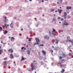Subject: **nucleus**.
Listing matches in <instances>:
<instances>
[{
    "instance_id": "nucleus-24",
    "label": "nucleus",
    "mask_w": 73,
    "mask_h": 73,
    "mask_svg": "<svg viewBox=\"0 0 73 73\" xmlns=\"http://www.w3.org/2000/svg\"><path fill=\"white\" fill-rule=\"evenodd\" d=\"M7 59V58H5L4 59V60H6Z\"/></svg>"
},
{
    "instance_id": "nucleus-11",
    "label": "nucleus",
    "mask_w": 73,
    "mask_h": 73,
    "mask_svg": "<svg viewBox=\"0 0 73 73\" xmlns=\"http://www.w3.org/2000/svg\"><path fill=\"white\" fill-rule=\"evenodd\" d=\"M56 42L55 44H58V42H59V41L57 39H56Z\"/></svg>"
},
{
    "instance_id": "nucleus-20",
    "label": "nucleus",
    "mask_w": 73,
    "mask_h": 73,
    "mask_svg": "<svg viewBox=\"0 0 73 73\" xmlns=\"http://www.w3.org/2000/svg\"><path fill=\"white\" fill-rule=\"evenodd\" d=\"M58 12H59V13H61L62 12V10H58Z\"/></svg>"
},
{
    "instance_id": "nucleus-22",
    "label": "nucleus",
    "mask_w": 73,
    "mask_h": 73,
    "mask_svg": "<svg viewBox=\"0 0 73 73\" xmlns=\"http://www.w3.org/2000/svg\"><path fill=\"white\" fill-rule=\"evenodd\" d=\"M68 25H69V24L68 23H66L65 24V26Z\"/></svg>"
},
{
    "instance_id": "nucleus-5",
    "label": "nucleus",
    "mask_w": 73,
    "mask_h": 73,
    "mask_svg": "<svg viewBox=\"0 0 73 73\" xmlns=\"http://www.w3.org/2000/svg\"><path fill=\"white\" fill-rule=\"evenodd\" d=\"M44 38L45 39H49V37L47 36H44Z\"/></svg>"
},
{
    "instance_id": "nucleus-49",
    "label": "nucleus",
    "mask_w": 73,
    "mask_h": 73,
    "mask_svg": "<svg viewBox=\"0 0 73 73\" xmlns=\"http://www.w3.org/2000/svg\"><path fill=\"white\" fill-rule=\"evenodd\" d=\"M57 12V10H56V11H55V12L56 13Z\"/></svg>"
},
{
    "instance_id": "nucleus-4",
    "label": "nucleus",
    "mask_w": 73,
    "mask_h": 73,
    "mask_svg": "<svg viewBox=\"0 0 73 73\" xmlns=\"http://www.w3.org/2000/svg\"><path fill=\"white\" fill-rule=\"evenodd\" d=\"M7 62L6 61L4 62L3 65L5 66H7Z\"/></svg>"
},
{
    "instance_id": "nucleus-25",
    "label": "nucleus",
    "mask_w": 73,
    "mask_h": 73,
    "mask_svg": "<svg viewBox=\"0 0 73 73\" xmlns=\"http://www.w3.org/2000/svg\"><path fill=\"white\" fill-rule=\"evenodd\" d=\"M2 28L1 27H0V31H2Z\"/></svg>"
},
{
    "instance_id": "nucleus-30",
    "label": "nucleus",
    "mask_w": 73,
    "mask_h": 73,
    "mask_svg": "<svg viewBox=\"0 0 73 73\" xmlns=\"http://www.w3.org/2000/svg\"><path fill=\"white\" fill-rule=\"evenodd\" d=\"M11 39H13V40L14 39V38H13V37H11Z\"/></svg>"
},
{
    "instance_id": "nucleus-36",
    "label": "nucleus",
    "mask_w": 73,
    "mask_h": 73,
    "mask_svg": "<svg viewBox=\"0 0 73 73\" xmlns=\"http://www.w3.org/2000/svg\"><path fill=\"white\" fill-rule=\"evenodd\" d=\"M40 46H44V45L43 44H40Z\"/></svg>"
},
{
    "instance_id": "nucleus-52",
    "label": "nucleus",
    "mask_w": 73,
    "mask_h": 73,
    "mask_svg": "<svg viewBox=\"0 0 73 73\" xmlns=\"http://www.w3.org/2000/svg\"><path fill=\"white\" fill-rule=\"evenodd\" d=\"M37 44V43H35V44Z\"/></svg>"
},
{
    "instance_id": "nucleus-41",
    "label": "nucleus",
    "mask_w": 73,
    "mask_h": 73,
    "mask_svg": "<svg viewBox=\"0 0 73 73\" xmlns=\"http://www.w3.org/2000/svg\"><path fill=\"white\" fill-rule=\"evenodd\" d=\"M51 52H51L52 53L53 52V51H52V50H51Z\"/></svg>"
},
{
    "instance_id": "nucleus-56",
    "label": "nucleus",
    "mask_w": 73,
    "mask_h": 73,
    "mask_svg": "<svg viewBox=\"0 0 73 73\" xmlns=\"http://www.w3.org/2000/svg\"><path fill=\"white\" fill-rule=\"evenodd\" d=\"M26 45V44H25L24 45V46H25V45Z\"/></svg>"
},
{
    "instance_id": "nucleus-35",
    "label": "nucleus",
    "mask_w": 73,
    "mask_h": 73,
    "mask_svg": "<svg viewBox=\"0 0 73 73\" xmlns=\"http://www.w3.org/2000/svg\"><path fill=\"white\" fill-rule=\"evenodd\" d=\"M61 1V3H62V0H61V1Z\"/></svg>"
},
{
    "instance_id": "nucleus-28",
    "label": "nucleus",
    "mask_w": 73,
    "mask_h": 73,
    "mask_svg": "<svg viewBox=\"0 0 73 73\" xmlns=\"http://www.w3.org/2000/svg\"><path fill=\"white\" fill-rule=\"evenodd\" d=\"M64 16V18L65 19H66V16Z\"/></svg>"
},
{
    "instance_id": "nucleus-43",
    "label": "nucleus",
    "mask_w": 73,
    "mask_h": 73,
    "mask_svg": "<svg viewBox=\"0 0 73 73\" xmlns=\"http://www.w3.org/2000/svg\"><path fill=\"white\" fill-rule=\"evenodd\" d=\"M58 19H60V17H58Z\"/></svg>"
},
{
    "instance_id": "nucleus-55",
    "label": "nucleus",
    "mask_w": 73,
    "mask_h": 73,
    "mask_svg": "<svg viewBox=\"0 0 73 73\" xmlns=\"http://www.w3.org/2000/svg\"><path fill=\"white\" fill-rule=\"evenodd\" d=\"M32 0H29L30 1H31Z\"/></svg>"
},
{
    "instance_id": "nucleus-45",
    "label": "nucleus",
    "mask_w": 73,
    "mask_h": 73,
    "mask_svg": "<svg viewBox=\"0 0 73 73\" xmlns=\"http://www.w3.org/2000/svg\"><path fill=\"white\" fill-rule=\"evenodd\" d=\"M6 19V17H5V19Z\"/></svg>"
},
{
    "instance_id": "nucleus-6",
    "label": "nucleus",
    "mask_w": 73,
    "mask_h": 73,
    "mask_svg": "<svg viewBox=\"0 0 73 73\" xmlns=\"http://www.w3.org/2000/svg\"><path fill=\"white\" fill-rule=\"evenodd\" d=\"M10 58L11 59H13V58L14 57L12 54H10Z\"/></svg>"
},
{
    "instance_id": "nucleus-15",
    "label": "nucleus",
    "mask_w": 73,
    "mask_h": 73,
    "mask_svg": "<svg viewBox=\"0 0 73 73\" xmlns=\"http://www.w3.org/2000/svg\"><path fill=\"white\" fill-rule=\"evenodd\" d=\"M10 51L11 52H10L11 53H13V51L12 49H10Z\"/></svg>"
},
{
    "instance_id": "nucleus-34",
    "label": "nucleus",
    "mask_w": 73,
    "mask_h": 73,
    "mask_svg": "<svg viewBox=\"0 0 73 73\" xmlns=\"http://www.w3.org/2000/svg\"><path fill=\"white\" fill-rule=\"evenodd\" d=\"M71 54L70 53H69V55L70 56H71Z\"/></svg>"
},
{
    "instance_id": "nucleus-10",
    "label": "nucleus",
    "mask_w": 73,
    "mask_h": 73,
    "mask_svg": "<svg viewBox=\"0 0 73 73\" xmlns=\"http://www.w3.org/2000/svg\"><path fill=\"white\" fill-rule=\"evenodd\" d=\"M7 33H8V32L7 31H5V32H3V33L4 34H7Z\"/></svg>"
},
{
    "instance_id": "nucleus-13",
    "label": "nucleus",
    "mask_w": 73,
    "mask_h": 73,
    "mask_svg": "<svg viewBox=\"0 0 73 73\" xmlns=\"http://www.w3.org/2000/svg\"><path fill=\"white\" fill-rule=\"evenodd\" d=\"M22 59L21 60V61H22L25 60V59L23 58V56H22Z\"/></svg>"
},
{
    "instance_id": "nucleus-7",
    "label": "nucleus",
    "mask_w": 73,
    "mask_h": 73,
    "mask_svg": "<svg viewBox=\"0 0 73 73\" xmlns=\"http://www.w3.org/2000/svg\"><path fill=\"white\" fill-rule=\"evenodd\" d=\"M72 9V7L71 6L69 7V6H67V7L66 8V9H67L68 10L69 9Z\"/></svg>"
},
{
    "instance_id": "nucleus-2",
    "label": "nucleus",
    "mask_w": 73,
    "mask_h": 73,
    "mask_svg": "<svg viewBox=\"0 0 73 73\" xmlns=\"http://www.w3.org/2000/svg\"><path fill=\"white\" fill-rule=\"evenodd\" d=\"M36 42L37 44H39V43L38 42H39V43L40 40H39V39H38L37 38H36Z\"/></svg>"
},
{
    "instance_id": "nucleus-58",
    "label": "nucleus",
    "mask_w": 73,
    "mask_h": 73,
    "mask_svg": "<svg viewBox=\"0 0 73 73\" xmlns=\"http://www.w3.org/2000/svg\"><path fill=\"white\" fill-rule=\"evenodd\" d=\"M59 23H61V22H60Z\"/></svg>"
},
{
    "instance_id": "nucleus-17",
    "label": "nucleus",
    "mask_w": 73,
    "mask_h": 73,
    "mask_svg": "<svg viewBox=\"0 0 73 73\" xmlns=\"http://www.w3.org/2000/svg\"><path fill=\"white\" fill-rule=\"evenodd\" d=\"M65 71V70L64 69H63L62 70V71H61V72L62 73H63Z\"/></svg>"
},
{
    "instance_id": "nucleus-62",
    "label": "nucleus",
    "mask_w": 73,
    "mask_h": 73,
    "mask_svg": "<svg viewBox=\"0 0 73 73\" xmlns=\"http://www.w3.org/2000/svg\"><path fill=\"white\" fill-rule=\"evenodd\" d=\"M54 16H55V14H54Z\"/></svg>"
},
{
    "instance_id": "nucleus-51",
    "label": "nucleus",
    "mask_w": 73,
    "mask_h": 73,
    "mask_svg": "<svg viewBox=\"0 0 73 73\" xmlns=\"http://www.w3.org/2000/svg\"><path fill=\"white\" fill-rule=\"evenodd\" d=\"M26 48H24V50H26Z\"/></svg>"
},
{
    "instance_id": "nucleus-32",
    "label": "nucleus",
    "mask_w": 73,
    "mask_h": 73,
    "mask_svg": "<svg viewBox=\"0 0 73 73\" xmlns=\"http://www.w3.org/2000/svg\"><path fill=\"white\" fill-rule=\"evenodd\" d=\"M4 25L6 27V26H7V25H6V23H5L4 24Z\"/></svg>"
},
{
    "instance_id": "nucleus-12",
    "label": "nucleus",
    "mask_w": 73,
    "mask_h": 73,
    "mask_svg": "<svg viewBox=\"0 0 73 73\" xmlns=\"http://www.w3.org/2000/svg\"><path fill=\"white\" fill-rule=\"evenodd\" d=\"M3 52V50L0 49V54H1L2 52Z\"/></svg>"
},
{
    "instance_id": "nucleus-1",
    "label": "nucleus",
    "mask_w": 73,
    "mask_h": 73,
    "mask_svg": "<svg viewBox=\"0 0 73 73\" xmlns=\"http://www.w3.org/2000/svg\"><path fill=\"white\" fill-rule=\"evenodd\" d=\"M31 70L32 71H33V70H34L36 68H37V67H36L35 66L33 65V66H31Z\"/></svg>"
},
{
    "instance_id": "nucleus-50",
    "label": "nucleus",
    "mask_w": 73,
    "mask_h": 73,
    "mask_svg": "<svg viewBox=\"0 0 73 73\" xmlns=\"http://www.w3.org/2000/svg\"><path fill=\"white\" fill-rule=\"evenodd\" d=\"M45 1H48V0H44Z\"/></svg>"
},
{
    "instance_id": "nucleus-21",
    "label": "nucleus",
    "mask_w": 73,
    "mask_h": 73,
    "mask_svg": "<svg viewBox=\"0 0 73 73\" xmlns=\"http://www.w3.org/2000/svg\"><path fill=\"white\" fill-rule=\"evenodd\" d=\"M59 58L60 60L62 58V57L61 56H59Z\"/></svg>"
},
{
    "instance_id": "nucleus-18",
    "label": "nucleus",
    "mask_w": 73,
    "mask_h": 73,
    "mask_svg": "<svg viewBox=\"0 0 73 73\" xmlns=\"http://www.w3.org/2000/svg\"><path fill=\"white\" fill-rule=\"evenodd\" d=\"M66 56L64 54H63V57H62V58H64Z\"/></svg>"
},
{
    "instance_id": "nucleus-16",
    "label": "nucleus",
    "mask_w": 73,
    "mask_h": 73,
    "mask_svg": "<svg viewBox=\"0 0 73 73\" xmlns=\"http://www.w3.org/2000/svg\"><path fill=\"white\" fill-rule=\"evenodd\" d=\"M42 52L44 54V55H45L46 53V52H44L43 50L42 51Z\"/></svg>"
},
{
    "instance_id": "nucleus-61",
    "label": "nucleus",
    "mask_w": 73,
    "mask_h": 73,
    "mask_svg": "<svg viewBox=\"0 0 73 73\" xmlns=\"http://www.w3.org/2000/svg\"><path fill=\"white\" fill-rule=\"evenodd\" d=\"M52 47L53 48H54V47L53 46H52Z\"/></svg>"
},
{
    "instance_id": "nucleus-31",
    "label": "nucleus",
    "mask_w": 73,
    "mask_h": 73,
    "mask_svg": "<svg viewBox=\"0 0 73 73\" xmlns=\"http://www.w3.org/2000/svg\"><path fill=\"white\" fill-rule=\"evenodd\" d=\"M24 48V47H22L21 49V50H23V48Z\"/></svg>"
},
{
    "instance_id": "nucleus-40",
    "label": "nucleus",
    "mask_w": 73,
    "mask_h": 73,
    "mask_svg": "<svg viewBox=\"0 0 73 73\" xmlns=\"http://www.w3.org/2000/svg\"><path fill=\"white\" fill-rule=\"evenodd\" d=\"M63 25H65V23H63Z\"/></svg>"
},
{
    "instance_id": "nucleus-26",
    "label": "nucleus",
    "mask_w": 73,
    "mask_h": 73,
    "mask_svg": "<svg viewBox=\"0 0 73 73\" xmlns=\"http://www.w3.org/2000/svg\"><path fill=\"white\" fill-rule=\"evenodd\" d=\"M49 33L50 36L51 35V32H50V31H49Z\"/></svg>"
},
{
    "instance_id": "nucleus-59",
    "label": "nucleus",
    "mask_w": 73,
    "mask_h": 73,
    "mask_svg": "<svg viewBox=\"0 0 73 73\" xmlns=\"http://www.w3.org/2000/svg\"><path fill=\"white\" fill-rule=\"evenodd\" d=\"M11 41H12V39H11Z\"/></svg>"
},
{
    "instance_id": "nucleus-23",
    "label": "nucleus",
    "mask_w": 73,
    "mask_h": 73,
    "mask_svg": "<svg viewBox=\"0 0 73 73\" xmlns=\"http://www.w3.org/2000/svg\"><path fill=\"white\" fill-rule=\"evenodd\" d=\"M54 9H52V10H51V12H53V11H54Z\"/></svg>"
},
{
    "instance_id": "nucleus-29",
    "label": "nucleus",
    "mask_w": 73,
    "mask_h": 73,
    "mask_svg": "<svg viewBox=\"0 0 73 73\" xmlns=\"http://www.w3.org/2000/svg\"><path fill=\"white\" fill-rule=\"evenodd\" d=\"M64 20V19L63 18H62L61 19V20L62 21H63Z\"/></svg>"
},
{
    "instance_id": "nucleus-27",
    "label": "nucleus",
    "mask_w": 73,
    "mask_h": 73,
    "mask_svg": "<svg viewBox=\"0 0 73 73\" xmlns=\"http://www.w3.org/2000/svg\"><path fill=\"white\" fill-rule=\"evenodd\" d=\"M52 21H56V20L55 19H54V18H53Z\"/></svg>"
},
{
    "instance_id": "nucleus-63",
    "label": "nucleus",
    "mask_w": 73,
    "mask_h": 73,
    "mask_svg": "<svg viewBox=\"0 0 73 73\" xmlns=\"http://www.w3.org/2000/svg\"><path fill=\"white\" fill-rule=\"evenodd\" d=\"M1 48V46H0V48Z\"/></svg>"
},
{
    "instance_id": "nucleus-8",
    "label": "nucleus",
    "mask_w": 73,
    "mask_h": 73,
    "mask_svg": "<svg viewBox=\"0 0 73 73\" xmlns=\"http://www.w3.org/2000/svg\"><path fill=\"white\" fill-rule=\"evenodd\" d=\"M27 54L29 55H30V50H28L27 51Z\"/></svg>"
},
{
    "instance_id": "nucleus-9",
    "label": "nucleus",
    "mask_w": 73,
    "mask_h": 73,
    "mask_svg": "<svg viewBox=\"0 0 73 73\" xmlns=\"http://www.w3.org/2000/svg\"><path fill=\"white\" fill-rule=\"evenodd\" d=\"M67 15V14L66 12H64V16H66Z\"/></svg>"
},
{
    "instance_id": "nucleus-19",
    "label": "nucleus",
    "mask_w": 73,
    "mask_h": 73,
    "mask_svg": "<svg viewBox=\"0 0 73 73\" xmlns=\"http://www.w3.org/2000/svg\"><path fill=\"white\" fill-rule=\"evenodd\" d=\"M52 30H52V32H53V33H54V32H55V31H55V30L54 29H52Z\"/></svg>"
},
{
    "instance_id": "nucleus-33",
    "label": "nucleus",
    "mask_w": 73,
    "mask_h": 73,
    "mask_svg": "<svg viewBox=\"0 0 73 73\" xmlns=\"http://www.w3.org/2000/svg\"><path fill=\"white\" fill-rule=\"evenodd\" d=\"M29 41H31V39H29Z\"/></svg>"
},
{
    "instance_id": "nucleus-47",
    "label": "nucleus",
    "mask_w": 73,
    "mask_h": 73,
    "mask_svg": "<svg viewBox=\"0 0 73 73\" xmlns=\"http://www.w3.org/2000/svg\"><path fill=\"white\" fill-rule=\"evenodd\" d=\"M7 26H9V25H7Z\"/></svg>"
},
{
    "instance_id": "nucleus-37",
    "label": "nucleus",
    "mask_w": 73,
    "mask_h": 73,
    "mask_svg": "<svg viewBox=\"0 0 73 73\" xmlns=\"http://www.w3.org/2000/svg\"><path fill=\"white\" fill-rule=\"evenodd\" d=\"M3 42V41H1V43H2L3 44L4 43H3V42Z\"/></svg>"
},
{
    "instance_id": "nucleus-53",
    "label": "nucleus",
    "mask_w": 73,
    "mask_h": 73,
    "mask_svg": "<svg viewBox=\"0 0 73 73\" xmlns=\"http://www.w3.org/2000/svg\"><path fill=\"white\" fill-rule=\"evenodd\" d=\"M42 16H44V14H43V15H42Z\"/></svg>"
},
{
    "instance_id": "nucleus-60",
    "label": "nucleus",
    "mask_w": 73,
    "mask_h": 73,
    "mask_svg": "<svg viewBox=\"0 0 73 73\" xmlns=\"http://www.w3.org/2000/svg\"><path fill=\"white\" fill-rule=\"evenodd\" d=\"M35 73H36V71L35 72Z\"/></svg>"
},
{
    "instance_id": "nucleus-48",
    "label": "nucleus",
    "mask_w": 73,
    "mask_h": 73,
    "mask_svg": "<svg viewBox=\"0 0 73 73\" xmlns=\"http://www.w3.org/2000/svg\"><path fill=\"white\" fill-rule=\"evenodd\" d=\"M21 31H23V29H21Z\"/></svg>"
},
{
    "instance_id": "nucleus-64",
    "label": "nucleus",
    "mask_w": 73,
    "mask_h": 73,
    "mask_svg": "<svg viewBox=\"0 0 73 73\" xmlns=\"http://www.w3.org/2000/svg\"><path fill=\"white\" fill-rule=\"evenodd\" d=\"M54 35L55 36H56V35Z\"/></svg>"
},
{
    "instance_id": "nucleus-38",
    "label": "nucleus",
    "mask_w": 73,
    "mask_h": 73,
    "mask_svg": "<svg viewBox=\"0 0 73 73\" xmlns=\"http://www.w3.org/2000/svg\"><path fill=\"white\" fill-rule=\"evenodd\" d=\"M7 21V19H5V23H6V21Z\"/></svg>"
},
{
    "instance_id": "nucleus-3",
    "label": "nucleus",
    "mask_w": 73,
    "mask_h": 73,
    "mask_svg": "<svg viewBox=\"0 0 73 73\" xmlns=\"http://www.w3.org/2000/svg\"><path fill=\"white\" fill-rule=\"evenodd\" d=\"M64 60V59H62V60H61V62L59 61V63L60 64V66H62V65L61 63H62V62Z\"/></svg>"
},
{
    "instance_id": "nucleus-44",
    "label": "nucleus",
    "mask_w": 73,
    "mask_h": 73,
    "mask_svg": "<svg viewBox=\"0 0 73 73\" xmlns=\"http://www.w3.org/2000/svg\"><path fill=\"white\" fill-rule=\"evenodd\" d=\"M8 51H9V52H10V49H9V50H8Z\"/></svg>"
},
{
    "instance_id": "nucleus-14",
    "label": "nucleus",
    "mask_w": 73,
    "mask_h": 73,
    "mask_svg": "<svg viewBox=\"0 0 73 73\" xmlns=\"http://www.w3.org/2000/svg\"><path fill=\"white\" fill-rule=\"evenodd\" d=\"M67 40L69 41L70 42L72 43H73V41L72 40Z\"/></svg>"
},
{
    "instance_id": "nucleus-57",
    "label": "nucleus",
    "mask_w": 73,
    "mask_h": 73,
    "mask_svg": "<svg viewBox=\"0 0 73 73\" xmlns=\"http://www.w3.org/2000/svg\"><path fill=\"white\" fill-rule=\"evenodd\" d=\"M36 62L35 60V61H33V62Z\"/></svg>"
},
{
    "instance_id": "nucleus-39",
    "label": "nucleus",
    "mask_w": 73,
    "mask_h": 73,
    "mask_svg": "<svg viewBox=\"0 0 73 73\" xmlns=\"http://www.w3.org/2000/svg\"><path fill=\"white\" fill-rule=\"evenodd\" d=\"M42 3H43L44 2V1L43 0H42Z\"/></svg>"
},
{
    "instance_id": "nucleus-46",
    "label": "nucleus",
    "mask_w": 73,
    "mask_h": 73,
    "mask_svg": "<svg viewBox=\"0 0 73 73\" xmlns=\"http://www.w3.org/2000/svg\"><path fill=\"white\" fill-rule=\"evenodd\" d=\"M66 13H69V12H67V11H66Z\"/></svg>"
},
{
    "instance_id": "nucleus-42",
    "label": "nucleus",
    "mask_w": 73,
    "mask_h": 73,
    "mask_svg": "<svg viewBox=\"0 0 73 73\" xmlns=\"http://www.w3.org/2000/svg\"><path fill=\"white\" fill-rule=\"evenodd\" d=\"M57 4H59V5L60 4V3H58V2H57Z\"/></svg>"
},
{
    "instance_id": "nucleus-54",
    "label": "nucleus",
    "mask_w": 73,
    "mask_h": 73,
    "mask_svg": "<svg viewBox=\"0 0 73 73\" xmlns=\"http://www.w3.org/2000/svg\"><path fill=\"white\" fill-rule=\"evenodd\" d=\"M60 9L62 8H61V7H60Z\"/></svg>"
}]
</instances>
